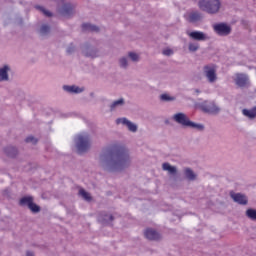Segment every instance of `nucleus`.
Segmentation results:
<instances>
[{
    "label": "nucleus",
    "mask_w": 256,
    "mask_h": 256,
    "mask_svg": "<svg viewBox=\"0 0 256 256\" xmlns=\"http://www.w3.org/2000/svg\"><path fill=\"white\" fill-rule=\"evenodd\" d=\"M99 161L104 169H109L110 171H121V169L131 165L129 151L119 145L105 148L100 154Z\"/></svg>",
    "instance_id": "obj_1"
},
{
    "label": "nucleus",
    "mask_w": 256,
    "mask_h": 256,
    "mask_svg": "<svg viewBox=\"0 0 256 256\" xmlns=\"http://www.w3.org/2000/svg\"><path fill=\"white\" fill-rule=\"evenodd\" d=\"M173 121L181 125L182 127H189L190 129H196L197 131H203L205 126L203 124L195 123L189 119V116L183 112L176 113L172 116Z\"/></svg>",
    "instance_id": "obj_2"
},
{
    "label": "nucleus",
    "mask_w": 256,
    "mask_h": 256,
    "mask_svg": "<svg viewBox=\"0 0 256 256\" xmlns=\"http://www.w3.org/2000/svg\"><path fill=\"white\" fill-rule=\"evenodd\" d=\"M75 147L77 152L81 155L87 153V150L91 148V137L87 132L78 134L75 139Z\"/></svg>",
    "instance_id": "obj_3"
},
{
    "label": "nucleus",
    "mask_w": 256,
    "mask_h": 256,
    "mask_svg": "<svg viewBox=\"0 0 256 256\" xmlns=\"http://www.w3.org/2000/svg\"><path fill=\"white\" fill-rule=\"evenodd\" d=\"M198 7L201 11L209 13V15H215L219 13L221 9V1L219 0H199Z\"/></svg>",
    "instance_id": "obj_4"
},
{
    "label": "nucleus",
    "mask_w": 256,
    "mask_h": 256,
    "mask_svg": "<svg viewBox=\"0 0 256 256\" xmlns=\"http://www.w3.org/2000/svg\"><path fill=\"white\" fill-rule=\"evenodd\" d=\"M213 29L216 35L220 37H227V35L231 34V25L227 23H217L213 25Z\"/></svg>",
    "instance_id": "obj_5"
},
{
    "label": "nucleus",
    "mask_w": 256,
    "mask_h": 256,
    "mask_svg": "<svg viewBox=\"0 0 256 256\" xmlns=\"http://www.w3.org/2000/svg\"><path fill=\"white\" fill-rule=\"evenodd\" d=\"M198 107H200V109H202L204 113H210L212 115H217V113L221 111V109L217 107V104H215V102L205 101L198 104Z\"/></svg>",
    "instance_id": "obj_6"
},
{
    "label": "nucleus",
    "mask_w": 256,
    "mask_h": 256,
    "mask_svg": "<svg viewBox=\"0 0 256 256\" xmlns=\"http://www.w3.org/2000/svg\"><path fill=\"white\" fill-rule=\"evenodd\" d=\"M204 75L210 83H215V81H217V68L215 65L205 66Z\"/></svg>",
    "instance_id": "obj_7"
},
{
    "label": "nucleus",
    "mask_w": 256,
    "mask_h": 256,
    "mask_svg": "<svg viewBox=\"0 0 256 256\" xmlns=\"http://www.w3.org/2000/svg\"><path fill=\"white\" fill-rule=\"evenodd\" d=\"M116 125H124L125 127H127L128 130L131 131V133H137V129H138L137 124L131 122L126 117L117 118Z\"/></svg>",
    "instance_id": "obj_8"
},
{
    "label": "nucleus",
    "mask_w": 256,
    "mask_h": 256,
    "mask_svg": "<svg viewBox=\"0 0 256 256\" xmlns=\"http://www.w3.org/2000/svg\"><path fill=\"white\" fill-rule=\"evenodd\" d=\"M20 205H26L32 213H39V206L33 203L32 197H24L20 200Z\"/></svg>",
    "instance_id": "obj_9"
},
{
    "label": "nucleus",
    "mask_w": 256,
    "mask_h": 256,
    "mask_svg": "<svg viewBox=\"0 0 256 256\" xmlns=\"http://www.w3.org/2000/svg\"><path fill=\"white\" fill-rule=\"evenodd\" d=\"M187 35L194 41H209L211 39L209 35L201 31L187 32Z\"/></svg>",
    "instance_id": "obj_10"
},
{
    "label": "nucleus",
    "mask_w": 256,
    "mask_h": 256,
    "mask_svg": "<svg viewBox=\"0 0 256 256\" xmlns=\"http://www.w3.org/2000/svg\"><path fill=\"white\" fill-rule=\"evenodd\" d=\"M230 195H231L233 201H235V203H238L239 205H247V203L249 201L245 194L231 193Z\"/></svg>",
    "instance_id": "obj_11"
},
{
    "label": "nucleus",
    "mask_w": 256,
    "mask_h": 256,
    "mask_svg": "<svg viewBox=\"0 0 256 256\" xmlns=\"http://www.w3.org/2000/svg\"><path fill=\"white\" fill-rule=\"evenodd\" d=\"M235 83L238 87H245L249 84V76L247 74H236Z\"/></svg>",
    "instance_id": "obj_12"
},
{
    "label": "nucleus",
    "mask_w": 256,
    "mask_h": 256,
    "mask_svg": "<svg viewBox=\"0 0 256 256\" xmlns=\"http://www.w3.org/2000/svg\"><path fill=\"white\" fill-rule=\"evenodd\" d=\"M186 19L190 23H197V21H201L203 19V15L200 12L194 11L186 14Z\"/></svg>",
    "instance_id": "obj_13"
},
{
    "label": "nucleus",
    "mask_w": 256,
    "mask_h": 256,
    "mask_svg": "<svg viewBox=\"0 0 256 256\" xmlns=\"http://www.w3.org/2000/svg\"><path fill=\"white\" fill-rule=\"evenodd\" d=\"M74 7L71 4H64L60 8L61 15H64V17H69L70 15H73Z\"/></svg>",
    "instance_id": "obj_14"
},
{
    "label": "nucleus",
    "mask_w": 256,
    "mask_h": 256,
    "mask_svg": "<svg viewBox=\"0 0 256 256\" xmlns=\"http://www.w3.org/2000/svg\"><path fill=\"white\" fill-rule=\"evenodd\" d=\"M144 235L146 237V239H149L150 241H157V239H159L160 235L157 233V231L148 228L146 229V231L144 232Z\"/></svg>",
    "instance_id": "obj_15"
},
{
    "label": "nucleus",
    "mask_w": 256,
    "mask_h": 256,
    "mask_svg": "<svg viewBox=\"0 0 256 256\" xmlns=\"http://www.w3.org/2000/svg\"><path fill=\"white\" fill-rule=\"evenodd\" d=\"M9 71H11V68L8 65L0 68V82L9 81Z\"/></svg>",
    "instance_id": "obj_16"
},
{
    "label": "nucleus",
    "mask_w": 256,
    "mask_h": 256,
    "mask_svg": "<svg viewBox=\"0 0 256 256\" xmlns=\"http://www.w3.org/2000/svg\"><path fill=\"white\" fill-rule=\"evenodd\" d=\"M125 105V100L120 98L110 104V111H117V109H121Z\"/></svg>",
    "instance_id": "obj_17"
},
{
    "label": "nucleus",
    "mask_w": 256,
    "mask_h": 256,
    "mask_svg": "<svg viewBox=\"0 0 256 256\" xmlns=\"http://www.w3.org/2000/svg\"><path fill=\"white\" fill-rule=\"evenodd\" d=\"M63 89L67 93H83V91H84L83 88H81L79 86H75V85H72V86L65 85V86H63Z\"/></svg>",
    "instance_id": "obj_18"
},
{
    "label": "nucleus",
    "mask_w": 256,
    "mask_h": 256,
    "mask_svg": "<svg viewBox=\"0 0 256 256\" xmlns=\"http://www.w3.org/2000/svg\"><path fill=\"white\" fill-rule=\"evenodd\" d=\"M83 53L85 55V57H91L92 59H94V57H97V50L89 47V48H85L83 50Z\"/></svg>",
    "instance_id": "obj_19"
},
{
    "label": "nucleus",
    "mask_w": 256,
    "mask_h": 256,
    "mask_svg": "<svg viewBox=\"0 0 256 256\" xmlns=\"http://www.w3.org/2000/svg\"><path fill=\"white\" fill-rule=\"evenodd\" d=\"M98 221H100V223H103V224L109 223V221H113V215H111V214H101L98 217Z\"/></svg>",
    "instance_id": "obj_20"
},
{
    "label": "nucleus",
    "mask_w": 256,
    "mask_h": 256,
    "mask_svg": "<svg viewBox=\"0 0 256 256\" xmlns=\"http://www.w3.org/2000/svg\"><path fill=\"white\" fill-rule=\"evenodd\" d=\"M162 169L164 171H168L170 175H175V173H177V168H175V166H171L169 163H164L162 165Z\"/></svg>",
    "instance_id": "obj_21"
},
{
    "label": "nucleus",
    "mask_w": 256,
    "mask_h": 256,
    "mask_svg": "<svg viewBox=\"0 0 256 256\" xmlns=\"http://www.w3.org/2000/svg\"><path fill=\"white\" fill-rule=\"evenodd\" d=\"M185 176L187 177V179H189V181H195V179L197 178V175L193 172V170L189 168L185 170Z\"/></svg>",
    "instance_id": "obj_22"
},
{
    "label": "nucleus",
    "mask_w": 256,
    "mask_h": 256,
    "mask_svg": "<svg viewBox=\"0 0 256 256\" xmlns=\"http://www.w3.org/2000/svg\"><path fill=\"white\" fill-rule=\"evenodd\" d=\"M246 217H248V219H251V221H256V210L253 208H249L248 210H246Z\"/></svg>",
    "instance_id": "obj_23"
},
{
    "label": "nucleus",
    "mask_w": 256,
    "mask_h": 256,
    "mask_svg": "<svg viewBox=\"0 0 256 256\" xmlns=\"http://www.w3.org/2000/svg\"><path fill=\"white\" fill-rule=\"evenodd\" d=\"M83 31H99V28L95 25L86 23L82 25Z\"/></svg>",
    "instance_id": "obj_24"
},
{
    "label": "nucleus",
    "mask_w": 256,
    "mask_h": 256,
    "mask_svg": "<svg viewBox=\"0 0 256 256\" xmlns=\"http://www.w3.org/2000/svg\"><path fill=\"white\" fill-rule=\"evenodd\" d=\"M5 151L8 157H15L17 155V148L15 147L6 148Z\"/></svg>",
    "instance_id": "obj_25"
},
{
    "label": "nucleus",
    "mask_w": 256,
    "mask_h": 256,
    "mask_svg": "<svg viewBox=\"0 0 256 256\" xmlns=\"http://www.w3.org/2000/svg\"><path fill=\"white\" fill-rule=\"evenodd\" d=\"M79 195L82 196L85 201H91V194H89V192L85 191L84 189L79 190Z\"/></svg>",
    "instance_id": "obj_26"
},
{
    "label": "nucleus",
    "mask_w": 256,
    "mask_h": 256,
    "mask_svg": "<svg viewBox=\"0 0 256 256\" xmlns=\"http://www.w3.org/2000/svg\"><path fill=\"white\" fill-rule=\"evenodd\" d=\"M160 99H161V101H167V102L175 101V96H171L169 94H162V95H160Z\"/></svg>",
    "instance_id": "obj_27"
},
{
    "label": "nucleus",
    "mask_w": 256,
    "mask_h": 256,
    "mask_svg": "<svg viewBox=\"0 0 256 256\" xmlns=\"http://www.w3.org/2000/svg\"><path fill=\"white\" fill-rule=\"evenodd\" d=\"M188 49L191 52L197 51L199 49V43H197V42L190 43L189 46H188Z\"/></svg>",
    "instance_id": "obj_28"
},
{
    "label": "nucleus",
    "mask_w": 256,
    "mask_h": 256,
    "mask_svg": "<svg viewBox=\"0 0 256 256\" xmlns=\"http://www.w3.org/2000/svg\"><path fill=\"white\" fill-rule=\"evenodd\" d=\"M36 9H38V11H41V13H43V15H45L46 17H51L52 15L51 12H49L42 6H36Z\"/></svg>",
    "instance_id": "obj_29"
},
{
    "label": "nucleus",
    "mask_w": 256,
    "mask_h": 256,
    "mask_svg": "<svg viewBox=\"0 0 256 256\" xmlns=\"http://www.w3.org/2000/svg\"><path fill=\"white\" fill-rule=\"evenodd\" d=\"M49 31H51V28L48 25H42V27L40 28L41 35H47Z\"/></svg>",
    "instance_id": "obj_30"
},
{
    "label": "nucleus",
    "mask_w": 256,
    "mask_h": 256,
    "mask_svg": "<svg viewBox=\"0 0 256 256\" xmlns=\"http://www.w3.org/2000/svg\"><path fill=\"white\" fill-rule=\"evenodd\" d=\"M119 63H120V67H122L123 69H127L129 65V61L127 60V58H121Z\"/></svg>",
    "instance_id": "obj_31"
},
{
    "label": "nucleus",
    "mask_w": 256,
    "mask_h": 256,
    "mask_svg": "<svg viewBox=\"0 0 256 256\" xmlns=\"http://www.w3.org/2000/svg\"><path fill=\"white\" fill-rule=\"evenodd\" d=\"M129 57L132 61H139V54L135 53V52H130L129 53Z\"/></svg>",
    "instance_id": "obj_32"
},
{
    "label": "nucleus",
    "mask_w": 256,
    "mask_h": 256,
    "mask_svg": "<svg viewBox=\"0 0 256 256\" xmlns=\"http://www.w3.org/2000/svg\"><path fill=\"white\" fill-rule=\"evenodd\" d=\"M163 55H166V57H171L173 55V50L170 48H166L162 51Z\"/></svg>",
    "instance_id": "obj_33"
},
{
    "label": "nucleus",
    "mask_w": 256,
    "mask_h": 256,
    "mask_svg": "<svg viewBox=\"0 0 256 256\" xmlns=\"http://www.w3.org/2000/svg\"><path fill=\"white\" fill-rule=\"evenodd\" d=\"M26 143H33V145H35V143H37V140L33 136H28L26 138Z\"/></svg>",
    "instance_id": "obj_34"
},
{
    "label": "nucleus",
    "mask_w": 256,
    "mask_h": 256,
    "mask_svg": "<svg viewBox=\"0 0 256 256\" xmlns=\"http://www.w3.org/2000/svg\"><path fill=\"white\" fill-rule=\"evenodd\" d=\"M75 51V46L73 45H70L68 48H67V53H73Z\"/></svg>",
    "instance_id": "obj_35"
},
{
    "label": "nucleus",
    "mask_w": 256,
    "mask_h": 256,
    "mask_svg": "<svg viewBox=\"0 0 256 256\" xmlns=\"http://www.w3.org/2000/svg\"><path fill=\"white\" fill-rule=\"evenodd\" d=\"M26 256H35V255L33 254V252H27Z\"/></svg>",
    "instance_id": "obj_36"
},
{
    "label": "nucleus",
    "mask_w": 256,
    "mask_h": 256,
    "mask_svg": "<svg viewBox=\"0 0 256 256\" xmlns=\"http://www.w3.org/2000/svg\"><path fill=\"white\" fill-rule=\"evenodd\" d=\"M195 93H201V91H199V89H196V90H195Z\"/></svg>",
    "instance_id": "obj_37"
}]
</instances>
